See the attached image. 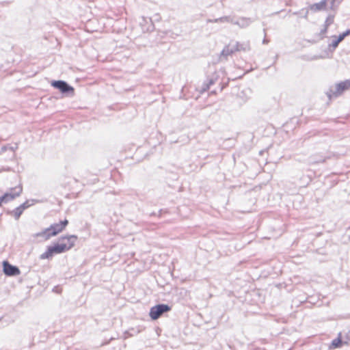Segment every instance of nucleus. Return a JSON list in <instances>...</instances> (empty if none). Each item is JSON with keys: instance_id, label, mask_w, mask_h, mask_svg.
<instances>
[{"instance_id": "nucleus-1", "label": "nucleus", "mask_w": 350, "mask_h": 350, "mask_svg": "<svg viewBox=\"0 0 350 350\" xmlns=\"http://www.w3.org/2000/svg\"><path fill=\"white\" fill-rule=\"evenodd\" d=\"M77 240V237L76 235H70V237L68 239V243L59 241L53 245L49 246L47 250L40 255V258L49 259L54 254L64 253L74 247Z\"/></svg>"}, {"instance_id": "nucleus-2", "label": "nucleus", "mask_w": 350, "mask_h": 350, "mask_svg": "<svg viewBox=\"0 0 350 350\" xmlns=\"http://www.w3.org/2000/svg\"><path fill=\"white\" fill-rule=\"evenodd\" d=\"M254 19L248 17H239L238 19L235 20L234 17L231 16H224L215 19H207V23H230L233 25H236L239 26L241 29H245L248 27L253 22Z\"/></svg>"}, {"instance_id": "nucleus-3", "label": "nucleus", "mask_w": 350, "mask_h": 350, "mask_svg": "<svg viewBox=\"0 0 350 350\" xmlns=\"http://www.w3.org/2000/svg\"><path fill=\"white\" fill-rule=\"evenodd\" d=\"M68 224V221L65 219L60 221L59 223L51 224L49 228H45L42 232L37 234L38 237H42L45 240H48L51 237L56 236L58 233L61 232Z\"/></svg>"}, {"instance_id": "nucleus-4", "label": "nucleus", "mask_w": 350, "mask_h": 350, "mask_svg": "<svg viewBox=\"0 0 350 350\" xmlns=\"http://www.w3.org/2000/svg\"><path fill=\"white\" fill-rule=\"evenodd\" d=\"M350 88V80H345L344 81H341L336 85L335 90L330 89L328 92H326V94L329 99L332 98V96L338 97L340 96L343 92L349 90Z\"/></svg>"}, {"instance_id": "nucleus-5", "label": "nucleus", "mask_w": 350, "mask_h": 350, "mask_svg": "<svg viewBox=\"0 0 350 350\" xmlns=\"http://www.w3.org/2000/svg\"><path fill=\"white\" fill-rule=\"evenodd\" d=\"M171 310V307L167 304H159L153 307L150 310L149 315L151 319L157 320L163 314L169 312Z\"/></svg>"}, {"instance_id": "nucleus-6", "label": "nucleus", "mask_w": 350, "mask_h": 350, "mask_svg": "<svg viewBox=\"0 0 350 350\" xmlns=\"http://www.w3.org/2000/svg\"><path fill=\"white\" fill-rule=\"evenodd\" d=\"M38 202V200L34 199L27 200L25 202L21 204L19 206L14 208L13 211H8L7 213L9 215H13L14 219L16 220H18L26 208L30 207L31 206L35 204V203Z\"/></svg>"}, {"instance_id": "nucleus-7", "label": "nucleus", "mask_w": 350, "mask_h": 350, "mask_svg": "<svg viewBox=\"0 0 350 350\" xmlns=\"http://www.w3.org/2000/svg\"><path fill=\"white\" fill-rule=\"evenodd\" d=\"M51 85L54 88L59 90L62 94H72L75 91L74 88L65 81L53 80L51 81Z\"/></svg>"}, {"instance_id": "nucleus-8", "label": "nucleus", "mask_w": 350, "mask_h": 350, "mask_svg": "<svg viewBox=\"0 0 350 350\" xmlns=\"http://www.w3.org/2000/svg\"><path fill=\"white\" fill-rule=\"evenodd\" d=\"M11 191H14V193H5L0 197V204H7L19 196L22 193L23 187L21 185H18L15 187H12Z\"/></svg>"}, {"instance_id": "nucleus-9", "label": "nucleus", "mask_w": 350, "mask_h": 350, "mask_svg": "<svg viewBox=\"0 0 350 350\" xmlns=\"http://www.w3.org/2000/svg\"><path fill=\"white\" fill-rule=\"evenodd\" d=\"M3 271L8 276H16L20 274L19 268L15 265H11L8 261L3 262Z\"/></svg>"}, {"instance_id": "nucleus-10", "label": "nucleus", "mask_w": 350, "mask_h": 350, "mask_svg": "<svg viewBox=\"0 0 350 350\" xmlns=\"http://www.w3.org/2000/svg\"><path fill=\"white\" fill-rule=\"evenodd\" d=\"M329 3L327 0H321L318 3H313L310 5V10L313 12H319L329 9Z\"/></svg>"}, {"instance_id": "nucleus-11", "label": "nucleus", "mask_w": 350, "mask_h": 350, "mask_svg": "<svg viewBox=\"0 0 350 350\" xmlns=\"http://www.w3.org/2000/svg\"><path fill=\"white\" fill-rule=\"evenodd\" d=\"M343 344L347 345L348 342L347 341H344V340H342V338H341V334L340 333L338 334V336L332 341V342L329 345V349H338V348H340L342 346Z\"/></svg>"}, {"instance_id": "nucleus-12", "label": "nucleus", "mask_w": 350, "mask_h": 350, "mask_svg": "<svg viewBox=\"0 0 350 350\" xmlns=\"http://www.w3.org/2000/svg\"><path fill=\"white\" fill-rule=\"evenodd\" d=\"M234 52L236 51H249L250 50V46L248 42L240 43L237 42L234 46L233 47Z\"/></svg>"}, {"instance_id": "nucleus-13", "label": "nucleus", "mask_w": 350, "mask_h": 350, "mask_svg": "<svg viewBox=\"0 0 350 350\" xmlns=\"http://www.w3.org/2000/svg\"><path fill=\"white\" fill-rule=\"evenodd\" d=\"M234 53L233 48L230 49L228 46H226L221 52L220 60L226 59L227 57Z\"/></svg>"}, {"instance_id": "nucleus-14", "label": "nucleus", "mask_w": 350, "mask_h": 350, "mask_svg": "<svg viewBox=\"0 0 350 350\" xmlns=\"http://www.w3.org/2000/svg\"><path fill=\"white\" fill-rule=\"evenodd\" d=\"M216 78H208L203 83L202 91L206 92L209 90L210 87L215 83Z\"/></svg>"}, {"instance_id": "nucleus-15", "label": "nucleus", "mask_w": 350, "mask_h": 350, "mask_svg": "<svg viewBox=\"0 0 350 350\" xmlns=\"http://www.w3.org/2000/svg\"><path fill=\"white\" fill-rule=\"evenodd\" d=\"M18 148V144H15L14 146H10L9 144L5 145L1 148L0 153L5 152L8 150H10L14 152Z\"/></svg>"}, {"instance_id": "nucleus-16", "label": "nucleus", "mask_w": 350, "mask_h": 350, "mask_svg": "<svg viewBox=\"0 0 350 350\" xmlns=\"http://www.w3.org/2000/svg\"><path fill=\"white\" fill-rule=\"evenodd\" d=\"M329 3V9L334 10H336L342 0H327Z\"/></svg>"}, {"instance_id": "nucleus-17", "label": "nucleus", "mask_w": 350, "mask_h": 350, "mask_svg": "<svg viewBox=\"0 0 350 350\" xmlns=\"http://www.w3.org/2000/svg\"><path fill=\"white\" fill-rule=\"evenodd\" d=\"M335 39L332 40V43L329 44V47H332L333 49H335L338 47L339 43L341 42V40L339 39L338 37L334 36Z\"/></svg>"}, {"instance_id": "nucleus-18", "label": "nucleus", "mask_w": 350, "mask_h": 350, "mask_svg": "<svg viewBox=\"0 0 350 350\" xmlns=\"http://www.w3.org/2000/svg\"><path fill=\"white\" fill-rule=\"evenodd\" d=\"M334 15H329L325 21L324 26L328 27L329 25H331L334 23Z\"/></svg>"}, {"instance_id": "nucleus-19", "label": "nucleus", "mask_w": 350, "mask_h": 350, "mask_svg": "<svg viewBox=\"0 0 350 350\" xmlns=\"http://www.w3.org/2000/svg\"><path fill=\"white\" fill-rule=\"evenodd\" d=\"M350 35V29H347L345 31L342 32V33L339 34L338 36L339 39L341 40V42L348 36Z\"/></svg>"}, {"instance_id": "nucleus-20", "label": "nucleus", "mask_w": 350, "mask_h": 350, "mask_svg": "<svg viewBox=\"0 0 350 350\" xmlns=\"http://www.w3.org/2000/svg\"><path fill=\"white\" fill-rule=\"evenodd\" d=\"M70 237V236H62L61 237H59V241H60L61 243H68V239Z\"/></svg>"}, {"instance_id": "nucleus-21", "label": "nucleus", "mask_w": 350, "mask_h": 350, "mask_svg": "<svg viewBox=\"0 0 350 350\" xmlns=\"http://www.w3.org/2000/svg\"><path fill=\"white\" fill-rule=\"evenodd\" d=\"M263 31H264V34H265V38H264V39H263V40H262V44H268V43H269V40L268 39H267V38H266V29H263Z\"/></svg>"}, {"instance_id": "nucleus-22", "label": "nucleus", "mask_w": 350, "mask_h": 350, "mask_svg": "<svg viewBox=\"0 0 350 350\" xmlns=\"http://www.w3.org/2000/svg\"><path fill=\"white\" fill-rule=\"evenodd\" d=\"M327 28L328 27L324 26V28L321 30L320 34L321 35H324L327 32Z\"/></svg>"}, {"instance_id": "nucleus-23", "label": "nucleus", "mask_w": 350, "mask_h": 350, "mask_svg": "<svg viewBox=\"0 0 350 350\" xmlns=\"http://www.w3.org/2000/svg\"><path fill=\"white\" fill-rule=\"evenodd\" d=\"M345 338L347 339L346 341L348 342L349 340H350V330L346 334Z\"/></svg>"}, {"instance_id": "nucleus-24", "label": "nucleus", "mask_w": 350, "mask_h": 350, "mask_svg": "<svg viewBox=\"0 0 350 350\" xmlns=\"http://www.w3.org/2000/svg\"><path fill=\"white\" fill-rule=\"evenodd\" d=\"M150 216H156L157 215V213H156L155 212H152L150 214Z\"/></svg>"}, {"instance_id": "nucleus-25", "label": "nucleus", "mask_w": 350, "mask_h": 350, "mask_svg": "<svg viewBox=\"0 0 350 350\" xmlns=\"http://www.w3.org/2000/svg\"><path fill=\"white\" fill-rule=\"evenodd\" d=\"M162 211H163V210H162V209H161V210L159 211V213L157 214L158 217H161Z\"/></svg>"}, {"instance_id": "nucleus-26", "label": "nucleus", "mask_w": 350, "mask_h": 350, "mask_svg": "<svg viewBox=\"0 0 350 350\" xmlns=\"http://www.w3.org/2000/svg\"><path fill=\"white\" fill-rule=\"evenodd\" d=\"M7 193H14V191H11V188H10L9 191H8Z\"/></svg>"}, {"instance_id": "nucleus-27", "label": "nucleus", "mask_w": 350, "mask_h": 350, "mask_svg": "<svg viewBox=\"0 0 350 350\" xmlns=\"http://www.w3.org/2000/svg\"><path fill=\"white\" fill-rule=\"evenodd\" d=\"M1 205H2V204H0V206H1Z\"/></svg>"}]
</instances>
